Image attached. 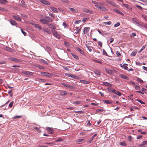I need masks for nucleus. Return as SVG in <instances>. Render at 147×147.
<instances>
[{"label": "nucleus", "mask_w": 147, "mask_h": 147, "mask_svg": "<svg viewBox=\"0 0 147 147\" xmlns=\"http://www.w3.org/2000/svg\"><path fill=\"white\" fill-rule=\"evenodd\" d=\"M45 21L46 23L47 22H51L53 21L52 19L49 16H46L44 17Z\"/></svg>", "instance_id": "nucleus-1"}, {"label": "nucleus", "mask_w": 147, "mask_h": 147, "mask_svg": "<svg viewBox=\"0 0 147 147\" xmlns=\"http://www.w3.org/2000/svg\"><path fill=\"white\" fill-rule=\"evenodd\" d=\"M52 32L54 36L57 38L59 39L60 35L58 34L57 32L55 30H52Z\"/></svg>", "instance_id": "nucleus-2"}, {"label": "nucleus", "mask_w": 147, "mask_h": 147, "mask_svg": "<svg viewBox=\"0 0 147 147\" xmlns=\"http://www.w3.org/2000/svg\"><path fill=\"white\" fill-rule=\"evenodd\" d=\"M39 1L41 3L47 6L50 5V3L46 0H39Z\"/></svg>", "instance_id": "nucleus-3"}, {"label": "nucleus", "mask_w": 147, "mask_h": 147, "mask_svg": "<svg viewBox=\"0 0 147 147\" xmlns=\"http://www.w3.org/2000/svg\"><path fill=\"white\" fill-rule=\"evenodd\" d=\"M47 25L49 27V28L51 29H55L56 28L55 26L52 24H49L47 23Z\"/></svg>", "instance_id": "nucleus-4"}, {"label": "nucleus", "mask_w": 147, "mask_h": 147, "mask_svg": "<svg viewBox=\"0 0 147 147\" xmlns=\"http://www.w3.org/2000/svg\"><path fill=\"white\" fill-rule=\"evenodd\" d=\"M41 74L43 76L47 77H50L51 76V74L44 72H41Z\"/></svg>", "instance_id": "nucleus-5"}, {"label": "nucleus", "mask_w": 147, "mask_h": 147, "mask_svg": "<svg viewBox=\"0 0 147 147\" xmlns=\"http://www.w3.org/2000/svg\"><path fill=\"white\" fill-rule=\"evenodd\" d=\"M43 31L46 32L47 33L49 34H51V31L48 28L46 27H44L43 28Z\"/></svg>", "instance_id": "nucleus-6"}, {"label": "nucleus", "mask_w": 147, "mask_h": 147, "mask_svg": "<svg viewBox=\"0 0 147 147\" xmlns=\"http://www.w3.org/2000/svg\"><path fill=\"white\" fill-rule=\"evenodd\" d=\"M46 130L48 131V132L49 134H52L54 132L53 129L52 127H47L46 128Z\"/></svg>", "instance_id": "nucleus-7"}, {"label": "nucleus", "mask_w": 147, "mask_h": 147, "mask_svg": "<svg viewBox=\"0 0 147 147\" xmlns=\"http://www.w3.org/2000/svg\"><path fill=\"white\" fill-rule=\"evenodd\" d=\"M106 2L107 3L112 5L113 6H116V5L115 3L113 1L110 0H107L106 1Z\"/></svg>", "instance_id": "nucleus-8"}, {"label": "nucleus", "mask_w": 147, "mask_h": 147, "mask_svg": "<svg viewBox=\"0 0 147 147\" xmlns=\"http://www.w3.org/2000/svg\"><path fill=\"white\" fill-rule=\"evenodd\" d=\"M90 30L89 27H87L84 28V29L83 32L84 34H85L88 33Z\"/></svg>", "instance_id": "nucleus-9"}, {"label": "nucleus", "mask_w": 147, "mask_h": 147, "mask_svg": "<svg viewBox=\"0 0 147 147\" xmlns=\"http://www.w3.org/2000/svg\"><path fill=\"white\" fill-rule=\"evenodd\" d=\"M78 27H76L74 28V33L76 34H78L79 33V31L81 29L80 28L79 29H78Z\"/></svg>", "instance_id": "nucleus-10"}, {"label": "nucleus", "mask_w": 147, "mask_h": 147, "mask_svg": "<svg viewBox=\"0 0 147 147\" xmlns=\"http://www.w3.org/2000/svg\"><path fill=\"white\" fill-rule=\"evenodd\" d=\"M97 134H95L93 135L91 138L87 142L88 143H91L92 141L93 140L94 138L96 136Z\"/></svg>", "instance_id": "nucleus-11"}, {"label": "nucleus", "mask_w": 147, "mask_h": 147, "mask_svg": "<svg viewBox=\"0 0 147 147\" xmlns=\"http://www.w3.org/2000/svg\"><path fill=\"white\" fill-rule=\"evenodd\" d=\"M9 58V59L10 60L13 61L15 62H19L20 61V60L15 58Z\"/></svg>", "instance_id": "nucleus-12"}, {"label": "nucleus", "mask_w": 147, "mask_h": 147, "mask_svg": "<svg viewBox=\"0 0 147 147\" xmlns=\"http://www.w3.org/2000/svg\"><path fill=\"white\" fill-rule=\"evenodd\" d=\"M119 76L121 78L125 79L126 80H129V78L128 77L122 74H121L119 75Z\"/></svg>", "instance_id": "nucleus-13"}, {"label": "nucleus", "mask_w": 147, "mask_h": 147, "mask_svg": "<svg viewBox=\"0 0 147 147\" xmlns=\"http://www.w3.org/2000/svg\"><path fill=\"white\" fill-rule=\"evenodd\" d=\"M103 5V3H102L98 2L97 3V4H96V5H94V6L97 8L98 9L100 7V6L102 5Z\"/></svg>", "instance_id": "nucleus-14"}, {"label": "nucleus", "mask_w": 147, "mask_h": 147, "mask_svg": "<svg viewBox=\"0 0 147 147\" xmlns=\"http://www.w3.org/2000/svg\"><path fill=\"white\" fill-rule=\"evenodd\" d=\"M50 8L51 10L55 13L57 12L58 11L56 8H55L54 7H51Z\"/></svg>", "instance_id": "nucleus-15"}, {"label": "nucleus", "mask_w": 147, "mask_h": 147, "mask_svg": "<svg viewBox=\"0 0 147 147\" xmlns=\"http://www.w3.org/2000/svg\"><path fill=\"white\" fill-rule=\"evenodd\" d=\"M102 11H107V9L104 7L100 6L99 8Z\"/></svg>", "instance_id": "nucleus-16"}, {"label": "nucleus", "mask_w": 147, "mask_h": 147, "mask_svg": "<svg viewBox=\"0 0 147 147\" xmlns=\"http://www.w3.org/2000/svg\"><path fill=\"white\" fill-rule=\"evenodd\" d=\"M137 51L136 49H135L131 54L130 55L131 56H134L136 54Z\"/></svg>", "instance_id": "nucleus-17"}, {"label": "nucleus", "mask_w": 147, "mask_h": 147, "mask_svg": "<svg viewBox=\"0 0 147 147\" xmlns=\"http://www.w3.org/2000/svg\"><path fill=\"white\" fill-rule=\"evenodd\" d=\"M34 25L36 28H38L40 30H42V28L40 25L36 24H34Z\"/></svg>", "instance_id": "nucleus-18"}, {"label": "nucleus", "mask_w": 147, "mask_h": 147, "mask_svg": "<svg viewBox=\"0 0 147 147\" xmlns=\"http://www.w3.org/2000/svg\"><path fill=\"white\" fill-rule=\"evenodd\" d=\"M113 10L118 14H119L122 15H123V13L118 10H117L116 9H113Z\"/></svg>", "instance_id": "nucleus-19"}, {"label": "nucleus", "mask_w": 147, "mask_h": 147, "mask_svg": "<svg viewBox=\"0 0 147 147\" xmlns=\"http://www.w3.org/2000/svg\"><path fill=\"white\" fill-rule=\"evenodd\" d=\"M108 91L111 92L113 93L114 94L116 93V90L113 88H110L108 90Z\"/></svg>", "instance_id": "nucleus-20"}, {"label": "nucleus", "mask_w": 147, "mask_h": 147, "mask_svg": "<svg viewBox=\"0 0 147 147\" xmlns=\"http://www.w3.org/2000/svg\"><path fill=\"white\" fill-rule=\"evenodd\" d=\"M13 18L17 20L21 21V19L18 16H13Z\"/></svg>", "instance_id": "nucleus-21"}, {"label": "nucleus", "mask_w": 147, "mask_h": 147, "mask_svg": "<svg viewBox=\"0 0 147 147\" xmlns=\"http://www.w3.org/2000/svg\"><path fill=\"white\" fill-rule=\"evenodd\" d=\"M76 49L78 51L80 52L81 54L84 55V51L80 48L79 47H77L76 48Z\"/></svg>", "instance_id": "nucleus-22"}, {"label": "nucleus", "mask_w": 147, "mask_h": 147, "mask_svg": "<svg viewBox=\"0 0 147 147\" xmlns=\"http://www.w3.org/2000/svg\"><path fill=\"white\" fill-rule=\"evenodd\" d=\"M68 9L70 11H71L73 13H76L78 11L77 9H75L74 8H69Z\"/></svg>", "instance_id": "nucleus-23"}, {"label": "nucleus", "mask_w": 147, "mask_h": 147, "mask_svg": "<svg viewBox=\"0 0 147 147\" xmlns=\"http://www.w3.org/2000/svg\"><path fill=\"white\" fill-rule=\"evenodd\" d=\"M83 11L85 12H86V13H92L91 11L88 10L87 9H86V8L84 9L83 10Z\"/></svg>", "instance_id": "nucleus-24"}, {"label": "nucleus", "mask_w": 147, "mask_h": 147, "mask_svg": "<svg viewBox=\"0 0 147 147\" xmlns=\"http://www.w3.org/2000/svg\"><path fill=\"white\" fill-rule=\"evenodd\" d=\"M65 87L71 90L73 89L74 88V87L73 86H72L67 84H66Z\"/></svg>", "instance_id": "nucleus-25"}, {"label": "nucleus", "mask_w": 147, "mask_h": 147, "mask_svg": "<svg viewBox=\"0 0 147 147\" xmlns=\"http://www.w3.org/2000/svg\"><path fill=\"white\" fill-rule=\"evenodd\" d=\"M11 24L15 26L16 25V22L15 21L12 20H10L9 21Z\"/></svg>", "instance_id": "nucleus-26"}, {"label": "nucleus", "mask_w": 147, "mask_h": 147, "mask_svg": "<svg viewBox=\"0 0 147 147\" xmlns=\"http://www.w3.org/2000/svg\"><path fill=\"white\" fill-rule=\"evenodd\" d=\"M85 45L89 51L91 52L92 51V47L91 46H88L86 44Z\"/></svg>", "instance_id": "nucleus-27"}, {"label": "nucleus", "mask_w": 147, "mask_h": 147, "mask_svg": "<svg viewBox=\"0 0 147 147\" xmlns=\"http://www.w3.org/2000/svg\"><path fill=\"white\" fill-rule=\"evenodd\" d=\"M24 74L26 75L32 76L33 74V73L28 71H25L24 72Z\"/></svg>", "instance_id": "nucleus-28"}, {"label": "nucleus", "mask_w": 147, "mask_h": 147, "mask_svg": "<svg viewBox=\"0 0 147 147\" xmlns=\"http://www.w3.org/2000/svg\"><path fill=\"white\" fill-rule=\"evenodd\" d=\"M105 69L106 72L109 74H112V72L111 70L108 69L106 68H105Z\"/></svg>", "instance_id": "nucleus-29"}, {"label": "nucleus", "mask_w": 147, "mask_h": 147, "mask_svg": "<svg viewBox=\"0 0 147 147\" xmlns=\"http://www.w3.org/2000/svg\"><path fill=\"white\" fill-rule=\"evenodd\" d=\"M103 24L107 25H110L111 24V21H108L107 22H103Z\"/></svg>", "instance_id": "nucleus-30"}, {"label": "nucleus", "mask_w": 147, "mask_h": 147, "mask_svg": "<svg viewBox=\"0 0 147 147\" xmlns=\"http://www.w3.org/2000/svg\"><path fill=\"white\" fill-rule=\"evenodd\" d=\"M7 2L6 0H0V3L5 4Z\"/></svg>", "instance_id": "nucleus-31"}, {"label": "nucleus", "mask_w": 147, "mask_h": 147, "mask_svg": "<svg viewBox=\"0 0 147 147\" xmlns=\"http://www.w3.org/2000/svg\"><path fill=\"white\" fill-rule=\"evenodd\" d=\"M39 61L41 63H42L46 64H48L47 61L43 59H40Z\"/></svg>", "instance_id": "nucleus-32"}, {"label": "nucleus", "mask_w": 147, "mask_h": 147, "mask_svg": "<svg viewBox=\"0 0 147 147\" xmlns=\"http://www.w3.org/2000/svg\"><path fill=\"white\" fill-rule=\"evenodd\" d=\"M94 73L95 74L100 75V72L98 70H95L94 71Z\"/></svg>", "instance_id": "nucleus-33"}, {"label": "nucleus", "mask_w": 147, "mask_h": 147, "mask_svg": "<svg viewBox=\"0 0 147 147\" xmlns=\"http://www.w3.org/2000/svg\"><path fill=\"white\" fill-rule=\"evenodd\" d=\"M119 144L122 146H125L127 145V144L125 142H121L119 143Z\"/></svg>", "instance_id": "nucleus-34"}, {"label": "nucleus", "mask_w": 147, "mask_h": 147, "mask_svg": "<svg viewBox=\"0 0 147 147\" xmlns=\"http://www.w3.org/2000/svg\"><path fill=\"white\" fill-rule=\"evenodd\" d=\"M67 92L65 91L61 92L60 93V95L61 96L66 95L67 94Z\"/></svg>", "instance_id": "nucleus-35"}, {"label": "nucleus", "mask_w": 147, "mask_h": 147, "mask_svg": "<svg viewBox=\"0 0 147 147\" xmlns=\"http://www.w3.org/2000/svg\"><path fill=\"white\" fill-rule=\"evenodd\" d=\"M71 55H72V56H73V57L75 59H79V57H78V56L76 55L73 54V53H71Z\"/></svg>", "instance_id": "nucleus-36"}, {"label": "nucleus", "mask_w": 147, "mask_h": 147, "mask_svg": "<svg viewBox=\"0 0 147 147\" xmlns=\"http://www.w3.org/2000/svg\"><path fill=\"white\" fill-rule=\"evenodd\" d=\"M120 66L123 68L127 70L128 67L126 66V65H120Z\"/></svg>", "instance_id": "nucleus-37"}, {"label": "nucleus", "mask_w": 147, "mask_h": 147, "mask_svg": "<svg viewBox=\"0 0 147 147\" xmlns=\"http://www.w3.org/2000/svg\"><path fill=\"white\" fill-rule=\"evenodd\" d=\"M103 102L106 104H110L112 103L111 101L109 100H105L103 101Z\"/></svg>", "instance_id": "nucleus-38"}, {"label": "nucleus", "mask_w": 147, "mask_h": 147, "mask_svg": "<svg viewBox=\"0 0 147 147\" xmlns=\"http://www.w3.org/2000/svg\"><path fill=\"white\" fill-rule=\"evenodd\" d=\"M43 24H46L47 23H46L45 20V19H40L39 20Z\"/></svg>", "instance_id": "nucleus-39"}, {"label": "nucleus", "mask_w": 147, "mask_h": 147, "mask_svg": "<svg viewBox=\"0 0 147 147\" xmlns=\"http://www.w3.org/2000/svg\"><path fill=\"white\" fill-rule=\"evenodd\" d=\"M6 50L7 51L11 52L12 51V49L8 47H7L6 48Z\"/></svg>", "instance_id": "nucleus-40"}, {"label": "nucleus", "mask_w": 147, "mask_h": 147, "mask_svg": "<svg viewBox=\"0 0 147 147\" xmlns=\"http://www.w3.org/2000/svg\"><path fill=\"white\" fill-rule=\"evenodd\" d=\"M36 67L40 69H43L45 68L43 66L40 65H37V66H36Z\"/></svg>", "instance_id": "nucleus-41"}, {"label": "nucleus", "mask_w": 147, "mask_h": 147, "mask_svg": "<svg viewBox=\"0 0 147 147\" xmlns=\"http://www.w3.org/2000/svg\"><path fill=\"white\" fill-rule=\"evenodd\" d=\"M137 81L138 82L140 83H143V80H141V79L139 78H137Z\"/></svg>", "instance_id": "nucleus-42"}, {"label": "nucleus", "mask_w": 147, "mask_h": 147, "mask_svg": "<svg viewBox=\"0 0 147 147\" xmlns=\"http://www.w3.org/2000/svg\"><path fill=\"white\" fill-rule=\"evenodd\" d=\"M146 47V45H144L142 47L141 49L139 51L138 53H140L142 50H143Z\"/></svg>", "instance_id": "nucleus-43"}, {"label": "nucleus", "mask_w": 147, "mask_h": 147, "mask_svg": "<svg viewBox=\"0 0 147 147\" xmlns=\"http://www.w3.org/2000/svg\"><path fill=\"white\" fill-rule=\"evenodd\" d=\"M63 139H62L61 138H59L55 141V142H61V141H63Z\"/></svg>", "instance_id": "nucleus-44"}, {"label": "nucleus", "mask_w": 147, "mask_h": 147, "mask_svg": "<svg viewBox=\"0 0 147 147\" xmlns=\"http://www.w3.org/2000/svg\"><path fill=\"white\" fill-rule=\"evenodd\" d=\"M84 140V139H79L77 140V142H83Z\"/></svg>", "instance_id": "nucleus-45"}, {"label": "nucleus", "mask_w": 147, "mask_h": 147, "mask_svg": "<svg viewBox=\"0 0 147 147\" xmlns=\"http://www.w3.org/2000/svg\"><path fill=\"white\" fill-rule=\"evenodd\" d=\"M120 25V23L119 22H117L116 24H114V26L115 27H116L118 26H119Z\"/></svg>", "instance_id": "nucleus-46"}, {"label": "nucleus", "mask_w": 147, "mask_h": 147, "mask_svg": "<svg viewBox=\"0 0 147 147\" xmlns=\"http://www.w3.org/2000/svg\"><path fill=\"white\" fill-rule=\"evenodd\" d=\"M102 51L103 52V54L104 55L107 56H108L107 53V52H106V51H105V50L104 49H102Z\"/></svg>", "instance_id": "nucleus-47"}, {"label": "nucleus", "mask_w": 147, "mask_h": 147, "mask_svg": "<svg viewBox=\"0 0 147 147\" xmlns=\"http://www.w3.org/2000/svg\"><path fill=\"white\" fill-rule=\"evenodd\" d=\"M136 100L138 102H139L140 103H141V104H145V103L144 102L142 101L141 100H140L137 99Z\"/></svg>", "instance_id": "nucleus-48"}, {"label": "nucleus", "mask_w": 147, "mask_h": 147, "mask_svg": "<svg viewBox=\"0 0 147 147\" xmlns=\"http://www.w3.org/2000/svg\"><path fill=\"white\" fill-rule=\"evenodd\" d=\"M135 88L136 90H139L140 89V87L139 86L137 85H135Z\"/></svg>", "instance_id": "nucleus-49"}, {"label": "nucleus", "mask_w": 147, "mask_h": 147, "mask_svg": "<svg viewBox=\"0 0 147 147\" xmlns=\"http://www.w3.org/2000/svg\"><path fill=\"white\" fill-rule=\"evenodd\" d=\"M21 3L22 4V6L23 7H25L26 6H25V5L24 4V3H25L24 1L22 0L21 1Z\"/></svg>", "instance_id": "nucleus-50"}, {"label": "nucleus", "mask_w": 147, "mask_h": 147, "mask_svg": "<svg viewBox=\"0 0 147 147\" xmlns=\"http://www.w3.org/2000/svg\"><path fill=\"white\" fill-rule=\"evenodd\" d=\"M132 139V137L131 136H129L127 138V140L129 141H131Z\"/></svg>", "instance_id": "nucleus-51"}, {"label": "nucleus", "mask_w": 147, "mask_h": 147, "mask_svg": "<svg viewBox=\"0 0 147 147\" xmlns=\"http://www.w3.org/2000/svg\"><path fill=\"white\" fill-rule=\"evenodd\" d=\"M115 94H116L117 95H118L119 96H121V93L119 91H116Z\"/></svg>", "instance_id": "nucleus-52"}, {"label": "nucleus", "mask_w": 147, "mask_h": 147, "mask_svg": "<svg viewBox=\"0 0 147 147\" xmlns=\"http://www.w3.org/2000/svg\"><path fill=\"white\" fill-rule=\"evenodd\" d=\"M142 92L144 93H146V91H147V90L143 88H142Z\"/></svg>", "instance_id": "nucleus-53"}, {"label": "nucleus", "mask_w": 147, "mask_h": 147, "mask_svg": "<svg viewBox=\"0 0 147 147\" xmlns=\"http://www.w3.org/2000/svg\"><path fill=\"white\" fill-rule=\"evenodd\" d=\"M98 33L101 34V35H102L103 36L104 34V33L102 31V32H101L100 30H98Z\"/></svg>", "instance_id": "nucleus-54"}, {"label": "nucleus", "mask_w": 147, "mask_h": 147, "mask_svg": "<svg viewBox=\"0 0 147 147\" xmlns=\"http://www.w3.org/2000/svg\"><path fill=\"white\" fill-rule=\"evenodd\" d=\"M21 117V116H14V117H13L12 118L13 119H16L18 118H20Z\"/></svg>", "instance_id": "nucleus-55"}, {"label": "nucleus", "mask_w": 147, "mask_h": 147, "mask_svg": "<svg viewBox=\"0 0 147 147\" xmlns=\"http://www.w3.org/2000/svg\"><path fill=\"white\" fill-rule=\"evenodd\" d=\"M142 17L145 20H147V16L145 15H142Z\"/></svg>", "instance_id": "nucleus-56"}, {"label": "nucleus", "mask_w": 147, "mask_h": 147, "mask_svg": "<svg viewBox=\"0 0 147 147\" xmlns=\"http://www.w3.org/2000/svg\"><path fill=\"white\" fill-rule=\"evenodd\" d=\"M116 54H117V56L118 57H120L121 55V53H120L118 51H117L116 52Z\"/></svg>", "instance_id": "nucleus-57"}, {"label": "nucleus", "mask_w": 147, "mask_h": 147, "mask_svg": "<svg viewBox=\"0 0 147 147\" xmlns=\"http://www.w3.org/2000/svg\"><path fill=\"white\" fill-rule=\"evenodd\" d=\"M98 45L99 46H100L101 47H102V42H101L100 41H98Z\"/></svg>", "instance_id": "nucleus-58"}, {"label": "nucleus", "mask_w": 147, "mask_h": 147, "mask_svg": "<svg viewBox=\"0 0 147 147\" xmlns=\"http://www.w3.org/2000/svg\"><path fill=\"white\" fill-rule=\"evenodd\" d=\"M21 31L22 32V33H23V34L24 35V36H26V32L24 31L22 29H21Z\"/></svg>", "instance_id": "nucleus-59"}, {"label": "nucleus", "mask_w": 147, "mask_h": 147, "mask_svg": "<svg viewBox=\"0 0 147 147\" xmlns=\"http://www.w3.org/2000/svg\"><path fill=\"white\" fill-rule=\"evenodd\" d=\"M80 103V101H75L73 102V104H79Z\"/></svg>", "instance_id": "nucleus-60"}, {"label": "nucleus", "mask_w": 147, "mask_h": 147, "mask_svg": "<svg viewBox=\"0 0 147 147\" xmlns=\"http://www.w3.org/2000/svg\"><path fill=\"white\" fill-rule=\"evenodd\" d=\"M109 83L108 82H103V84L105 86H108V85H109Z\"/></svg>", "instance_id": "nucleus-61"}, {"label": "nucleus", "mask_w": 147, "mask_h": 147, "mask_svg": "<svg viewBox=\"0 0 147 147\" xmlns=\"http://www.w3.org/2000/svg\"><path fill=\"white\" fill-rule=\"evenodd\" d=\"M137 7L139 9L142 10L143 8L140 6L136 5Z\"/></svg>", "instance_id": "nucleus-62"}, {"label": "nucleus", "mask_w": 147, "mask_h": 147, "mask_svg": "<svg viewBox=\"0 0 147 147\" xmlns=\"http://www.w3.org/2000/svg\"><path fill=\"white\" fill-rule=\"evenodd\" d=\"M92 2L93 4H94V5H96V4H97V3L98 2H96V1H92Z\"/></svg>", "instance_id": "nucleus-63"}, {"label": "nucleus", "mask_w": 147, "mask_h": 147, "mask_svg": "<svg viewBox=\"0 0 147 147\" xmlns=\"http://www.w3.org/2000/svg\"><path fill=\"white\" fill-rule=\"evenodd\" d=\"M13 105V102H11L9 103V106L10 107H11Z\"/></svg>", "instance_id": "nucleus-64"}]
</instances>
